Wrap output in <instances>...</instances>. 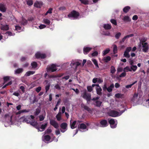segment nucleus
I'll return each instance as SVG.
<instances>
[{"label":"nucleus","instance_id":"obj_1","mask_svg":"<svg viewBox=\"0 0 149 149\" xmlns=\"http://www.w3.org/2000/svg\"><path fill=\"white\" fill-rule=\"evenodd\" d=\"M81 96L84 99L87 101V103L89 104L91 100V94L90 93L87 92V91L85 90L82 93Z\"/></svg>","mask_w":149,"mask_h":149},{"label":"nucleus","instance_id":"obj_2","mask_svg":"<svg viewBox=\"0 0 149 149\" xmlns=\"http://www.w3.org/2000/svg\"><path fill=\"white\" fill-rule=\"evenodd\" d=\"M79 14L78 12H77L76 10H73L68 15V16L69 18L74 17L77 18L79 16Z\"/></svg>","mask_w":149,"mask_h":149},{"label":"nucleus","instance_id":"obj_3","mask_svg":"<svg viewBox=\"0 0 149 149\" xmlns=\"http://www.w3.org/2000/svg\"><path fill=\"white\" fill-rule=\"evenodd\" d=\"M142 45L143 47L142 51L144 52H147L149 49L148 45L147 42H144L143 41H142Z\"/></svg>","mask_w":149,"mask_h":149},{"label":"nucleus","instance_id":"obj_4","mask_svg":"<svg viewBox=\"0 0 149 149\" xmlns=\"http://www.w3.org/2000/svg\"><path fill=\"white\" fill-rule=\"evenodd\" d=\"M20 120L23 122H26L28 124H30V118L29 116L25 117L23 116L20 118Z\"/></svg>","mask_w":149,"mask_h":149},{"label":"nucleus","instance_id":"obj_5","mask_svg":"<svg viewBox=\"0 0 149 149\" xmlns=\"http://www.w3.org/2000/svg\"><path fill=\"white\" fill-rule=\"evenodd\" d=\"M20 120L23 122H26L28 124H30V118L29 116L25 117L23 116L20 118Z\"/></svg>","mask_w":149,"mask_h":149},{"label":"nucleus","instance_id":"obj_6","mask_svg":"<svg viewBox=\"0 0 149 149\" xmlns=\"http://www.w3.org/2000/svg\"><path fill=\"white\" fill-rule=\"evenodd\" d=\"M56 65L52 64L50 66L47 68V71L48 72H53L56 71L57 69Z\"/></svg>","mask_w":149,"mask_h":149},{"label":"nucleus","instance_id":"obj_7","mask_svg":"<svg viewBox=\"0 0 149 149\" xmlns=\"http://www.w3.org/2000/svg\"><path fill=\"white\" fill-rule=\"evenodd\" d=\"M68 125L66 123H63L60 125L61 127V131L62 132L64 133L67 130Z\"/></svg>","mask_w":149,"mask_h":149},{"label":"nucleus","instance_id":"obj_8","mask_svg":"<svg viewBox=\"0 0 149 149\" xmlns=\"http://www.w3.org/2000/svg\"><path fill=\"white\" fill-rule=\"evenodd\" d=\"M119 112L116 111L114 110L111 111L109 113V116L112 117H115L118 116Z\"/></svg>","mask_w":149,"mask_h":149},{"label":"nucleus","instance_id":"obj_9","mask_svg":"<svg viewBox=\"0 0 149 149\" xmlns=\"http://www.w3.org/2000/svg\"><path fill=\"white\" fill-rule=\"evenodd\" d=\"M50 124L56 129H57L59 127L58 123L54 120H50Z\"/></svg>","mask_w":149,"mask_h":149},{"label":"nucleus","instance_id":"obj_10","mask_svg":"<svg viewBox=\"0 0 149 149\" xmlns=\"http://www.w3.org/2000/svg\"><path fill=\"white\" fill-rule=\"evenodd\" d=\"M35 56L36 58L41 59H44L46 57V56L45 54L40 53L39 52H38L35 54Z\"/></svg>","mask_w":149,"mask_h":149},{"label":"nucleus","instance_id":"obj_11","mask_svg":"<svg viewBox=\"0 0 149 149\" xmlns=\"http://www.w3.org/2000/svg\"><path fill=\"white\" fill-rule=\"evenodd\" d=\"M92 49V48L89 47H84L83 48V52L85 54H86Z\"/></svg>","mask_w":149,"mask_h":149},{"label":"nucleus","instance_id":"obj_12","mask_svg":"<svg viewBox=\"0 0 149 149\" xmlns=\"http://www.w3.org/2000/svg\"><path fill=\"white\" fill-rule=\"evenodd\" d=\"M6 5L4 4H0V11L3 12H5L6 11Z\"/></svg>","mask_w":149,"mask_h":149},{"label":"nucleus","instance_id":"obj_13","mask_svg":"<svg viewBox=\"0 0 149 149\" xmlns=\"http://www.w3.org/2000/svg\"><path fill=\"white\" fill-rule=\"evenodd\" d=\"M109 123L110 124L111 127L112 128H115L116 127V125H114L115 122L113 119H111L109 121Z\"/></svg>","mask_w":149,"mask_h":149},{"label":"nucleus","instance_id":"obj_14","mask_svg":"<svg viewBox=\"0 0 149 149\" xmlns=\"http://www.w3.org/2000/svg\"><path fill=\"white\" fill-rule=\"evenodd\" d=\"M30 124L33 126V127H35L38 130H39V127L38 126V123L37 122L35 121H31L30 123Z\"/></svg>","mask_w":149,"mask_h":149},{"label":"nucleus","instance_id":"obj_15","mask_svg":"<svg viewBox=\"0 0 149 149\" xmlns=\"http://www.w3.org/2000/svg\"><path fill=\"white\" fill-rule=\"evenodd\" d=\"M11 77H10L7 76H5L3 77V85L7 81H10Z\"/></svg>","mask_w":149,"mask_h":149},{"label":"nucleus","instance_id":"obj_16","mask_svg":"<svg viewBox=\"0 0 149 149\" xmlns=\"http://www.w3.org/2000/svg\"><path fill=\"white\" fill-rule=\"evenodd\" d=\"M42 5V2L37 1L36 2L34 3V6L36 8H40Z\"/></svg>","mask_w":149,"mask_h":149},{"label":"nucleus","instance_id":"obj_17","mask_svg":"<svg viewBox=\"0 0 149 149\" xmlns=\"http://www.w3.org/2000/svg\"><path fill=\"white\" fill-rule=\"evenodd\" d=\"M0 29L2 30L7 31L9 29V25L7 24L2 25Z\"/></svg>","mask_w":149,"mask_h":149},{"label":"nucleus","instance_id":"obj_18","mask_svg":"<svg viewBox=\"0 0 149 149\" xmlns=\"http://www.w3.org/2000/svg\"><path fill=\"white\" fill-rule=\"evenodd\" d=\"M134 36V34H131L130 35H128L125 36L122 39V40L120 41V43H121L123 42H124L126 38H130L131 37H132L133 36Z\"/></svg>","mask_w":149,"mask_h":149},{"label":"nucleus","instance_id":"obj_19","mask_svg":"<svg viewBox=\"0 0 149 149\" xmlns=\"http://www.w3.org/2000/svg\"><path fill=\"white\" fill-rule=\"evenodd\" d=\"M43 141H48L51 139L50 136L49 135H46L43 136Z\"/></svg>","mask_w":149,"mask_h":149},{"label":"nucleus","instance_id":"obj_20","mask_svg":"<svg viewBox=\"0 0 149 149\" xmlns=\"http://www.w3.org/2000/svg\"><path fill=\"white\" fill-rule=\"evenodd\" d=\"M78 128L79 129L85 130L86 128V126L84 124L81 123L80 124H79L78 126Z\"/></svg>","mask_w":149,"mask_h":149},{"label":"nucleus","instance_id":"obj_21","mask_svg":"<svg viewBox=\"0 0 149 149\" xmlns=\"http://www.w3.org/2000/svg\"><path fill=\"white\" fill-rule=\"evenodd\" d=\"M100 123L101 125H102L103 127H105L107 126V122L106 120H102L100 121Z\"/></svg>","mask_w":149,"mask_h":149},{"label":"nucleus","instance_id":"obj_22","mask_svg":"<svg viewBox=\"0 0 149 149\" xmlns=\"http://www.w3.org/2000/svg\"><path fill=\"white\" fill-rule=\"evenodd\" d=\"M123 21L125 22H130L131 19L128 16H125L123 19Z\"/></svg>","mask_w":149,"mask_h":149},{"label":"nucleus","instance_id":"obj_23","mask_svg":"<svg viewBox=\"0 0 149 149\" xmlns=\"http://www.w3.org/2000/svg\"><path fill=\"white\" fill-rule=\"evenodd\" d=\"M23 71L22 68H19L15 71V74H19L22 73Z\"/></svg>","mask_w":149,"mask_h":149},{"label":"nucleus","instance_id":"obj_24","mask_svg":"<svg viewBox=\"0 0 149 149\" xmlns=\"http://www.w3.org/2000/svg\"><path fill=\"white\" fill-rule=\"evenodd\" d=\"M81 107H83L85 110L87 111L89 113L92 112V110L91 109L89 108L87 106L83 105V106L82 105Z\"/></svg>","mask_w":149,"mask_h":149},{"label":"nucleus","instance_id":"obj_25","mask_svg":"<svg viewBox=\"0 0 149 149\" xmlns=\"http://www.w3.org/2000/svg\"><path fill=\"white\" fill-rule=\"evenodd\" d=\"M77 123V121L76 120L74 121L72 123H71V120H70V127L71 129H74L76 127L75 126L76 124Z\"/></svg>","mask_w":149,"mask_h":149},{"label":"nucleus","instance_id":"obj_26","mask_svg":"<svg viewBox=\"0 0 149 149\" xmlns=\"http://www.w3.org/2000/svg\"><path fill=\"white\" fill-rule=\"evenodd\" d=\"M114 85L113 84L110 85L109 87L107 88V90L109 92H111L112 91L113 89L114 88Z\"/></svg>","mask_w":149,"mask_h":149},{"label":"nucleus","instance_id":"obj_27","mask_svg":"<svg viewBox=\"0 0 149 149\" xmlns=\"http://www.w3.org/2000/svg\"><path fill=\"white\" fill-rule=\"evenodd\" d=\"M35 73V71H29L27 72L25 74V76L28 77L30 76L31 75Z\"/></svg>","mask_w":149,"mask_h":149},{"label":"nucleus","instance_id":"obj_28","mask_svg":"<svg viewBox=\"0 0 149 149\" xmlns=\"http://www.w3.org/2000/svg\"><path fill=\"white\" fill-rule=\"evenodd\" d=\"M111 24H104L103 26V27L104 29L106 30H109L111 28Z\"/></svg>","mask_w":149,"mask_h":149},{"label":"nucleus","instance_id":"obj_29","mask_svg":"<svg viewBox=\"0 0 149 149\" xmlns=\"http://www.w3.org/2000/svg\"><path fill=\"white\" fill-rule=\"evenodd\" d=\"M47 123H45L44 125H42L40 127V129L42 130H41L39 129V130H38V131H40L42 132L44 130L45 128L47 127Z\"/></svg>","mask_w":149,"mask_h":149},{"label":"nucleus","instance_id":"obj_30","mask_svg":"<svg viewBox=\"0 0 149 149\" xmlns=\"http://www.w3.org/2000/svg\"><path fill=\"white\" fill-rule=\"evenodd\" d=\"M96 90L97 94L99 95H102V89L100 87L99 88H96Z\"/></svg>","mask_w":149,"mask_h":149},{"label":"nucleus","instance_id":"obj_31","mask_svg":"<svg viewBox=\"0 0 149 149\" xmlns=\"http://www.w3.org/2000/svg\"><path fill=\"white\" fill-rule=\"evenodd\" d=\"M111 60V58L109 56H107L104 57L103 58V60L106 63H107Z\"/></svg>","mask_w":149,"mask_h":149},{"label":"nucleus","instance_id":"obj_32","mask_svg":"<svg viewBox=\"0 0 149 149\" xmlns=\"http://www.w3.org/2000/svg\"><path fill=\"white\" fill-rule=\"evenodd\" d=\"M130 7L129 6H126L123 9V11L125 13H127L130 9Z\"/></svg>","mask_w":149,"mask_h":149},{"label":"nucleus","instance_id":"obj_33","mask_svg":"<svg viewBox=\"0 0 149 149\" xmlns=\"http://www.w3.org/2000/svg\"><path fill=\"white\" fill-rule=\"evenodd\" d=\"M61 113L60 112H59L58 114L56 115V117L58 121H59L61 120Z\"/></svg>","mask_w":149,"mask_h":149},{"label":"nucleus","instance_id":"obj_34","mask_svg":"<svg viewBox=\"0 0 149 149\" xmlns=\"http://www.w3.org/2000/svg\"><path fill=\"white\" fill-rule=\"evenodd\" d=\"M40 111L41 109L40 108H37L36 109L35 111L34 112V114L35 116H37L39 114V113H40Z\"/></svg>","mask_w":149,"mask_h":149},{"label":"nucleus","instance_id":"obj_35","mask_svg":"<svg viewBox=\"0 0 149 149\" xmlns=\"http://www.w3.org/2000/svg\"><path fill=\"white\" fill-rule=\"evenodd\" d=\"M81 3L84 5H87L89 4V1L88 0H79Z\"/></svg>","mask_w":149,"mask_h":149},{"label":"nucleus","instance_id":"obj_36","mask_svg":"<svg viewBox=\"0 0 149 149\" xmlns=\"http://www.w3.org/2000/svg\"><path fill=\"white\" fill-rule=\"evenodd\" d=\"M123 71L124 72H128V71L131 72V69L130 68L129 66H127L125 67Z\"/></svg>","mask_w":149,"mask_h":149},{"label":"nucleus","instance_id":"obj_37","mask_svg":"<svg viewBox=\"0 0 149 149\" xmlns=\"http://www.w3.org/2000/svg\"><path fill=\"white\" fill-rule=\"evenodd\" d=\"M137 68V67L136 65H132L131 66L130 69L131 70L135 72Z\"/></svg>","mask_w":149,"mask_h":149},{"label":"nucleus","instance_id":"obj_38","mask_svg":"<svg viewBox=\"0 0 149 149\" xmlns=\"http://www.w3.org/2000/svg\"><path fill=\"white\" fill-rule=\"evenodd\" d=\"M27 23V21L24 18H22V20L21 22V24L23 25H26Z\"/></svg>","mask_w":149,"mask_h":149},{"label":"nucleus","instance_id":"obj_39","mask_svg":"<svg viewBox=\"0 0 149 149\" xmlns=\"http://www.w3.org/2000/svg\"><path fill=\"white\" fill-rule=\"evenodd\" d=\"M92 61L93 62V63L95 65L97 68H99L97 62V60L95 59H92Z\"/></svg>","mask_w":149,"mask_h":149},{"label":"nucleus","instance_id":"obj_40","mask_svg":"<svg viewBox=\"0 0 149 149\" xmlns=\"http://www.w3.org/2000/svg\"><path fill=\"white\" fill-rule=\"evenodd\" d=\"M44 22L46 24L49 25L50 24V21L48 19H43Z\"/></svg>","mask_w":149,"mask_h":149},{"label":"nucleus","instance_id":"obj_41","mask_svg":"<svg viewBox=\"0 0 149 149\" xmlns=\"http://www.w3.org/2000/svg\"><path fill=\"white\" fill-rule=\"evenodd\" d=\"M123 55L124 57L127 58H129L130 57V55L129 54V52H127L126 51H125L124 52Z\"/></svg>","mask_w":149,"mask_h":149},{"label":"nucleus","instance_id":"obj_42","mask_svg":"<svg viewBox=\"0 0 149 149\" xmlns=\"http://www.w3.org/2000/svg\"><path fill=\"white\" fill-rule=\"evenodd\" d=\"M31 65L33 68H36L38 66L37 63L36 62H33L31 64Z\"/></svg>","mask_w":149,"mask_h":149},{"label":"nucleus","instance_id":"obj_43","mask_svg":"<svg viewBox=\"0 0 149 149\" xmlns=\"http://www.w3.org/2000/svg\"><path fill=\"white\" fill-rule=\"evenodd\" d=\"M136 82H137V81H134V82L133 83H132V84L128 85L126 86H125L126 88H131L132 86L133 85H134L135 84H136Z\"/></svg>","mask_w":149,"mask_h":149},{"label":"nucleus","instance_id":"obj_44","mask_svg":"<svg viewBox=\"0 0 149 149\" xmlns=\"http://www.w3.org/2000/svg\"><path fill=\"white\" fill-rule=\"evenodd\" d=\"M27 4L29 6L32 5L33 4V1L32 0H28L26 1Z\"/></svg>","mask_w":149,"mask_h":149},{"label":"nucleus","instance_id":"obj_45","mask_svg":"<svg viewBox=\"0 0 149 149\" xmlns=\"http://www.w3.org/2000/svg\"><path fill=\"white\" fill-rule=\"evenodd\" d=\"M116 71V70L115 67L113 66H112L111 68V73L112 74H114L115 73Z\"/></svg>","mask_w":149,"mask_h":149},{"label":"nucleus","instance_id":"obj_46","mask_svg":"<svg viewBox=\"0 0 149 149\" xmlns=\"http://www.w3.org/2000/svg\"><path fill=\"white\" fill-rule=\"evenodd\" d=\"M109 49H107L103 52V56H104L107 54L110 51Z\"/></svg>","mask_w":149,"mask_h":149},{"label":"nucleus","instance_id":"obj_47","mask_svg":"<svg viewBox=\"0 0 149 149\" xmlns=\"http://www.w3.org/2000/svg\"><path fill=\"white\" fill-rule=\"evenodd\" d=\"M118 50L117 47L116 45H114L113 47V52L114 54L117 53Z\"/></svg>","mask_w":149,"mask_h":149},{"label":"nucleus","instance_id":"obj_48","mask_svg":"<svg viewBox=\"0 0 149 149\" xmlns=\"http://www.w3.org/2000/svg\"><path fill=\"white\" fill-rule=\"evenodd\" d=\"M50 86V84L49 83L45 87L46 92H47L49 90Z\"/></svg>","mask_w":149,"mask_h":149},{"label":"nucleus","instance_id":"obj_49","mask_svg":"<svg viewBox=\"0 0 149 149\" xmlns=\"http://www.w3.org/2000/svg\"><path fill=\"white\" fill-rule=\"evenodd\" d=\"M102 103V102L99 101H97L95 102V106L97 107H100Z\"/></svg>","mask_w":149,"mask_h":149},{"label":"nucleus","instance_id":"obj_50","mask_svg":"<svg viewBox=\"0 0 149 149\" xmlns=\"http://www.w3.org/2000/svg\"><path fill=\"white\" fill-rule=\"evenodd\" d=\"M87 90L89 92H91L93 90V88L91 86H87Z\"/></svg>","mask_w":149,"mask_h":149},{"label":"nucleus","instance_id":"obj_51","mask_svg":"<svg viewBox=\"0 0 149 149\" xmlns=\"http://www.w3.org/2000/svg\"><path fill=\"white\" fill-rule=\"evenodd\" d=\"M52 132V130L51 129H48L45 131V134H50Z\"/></svg>","mask_w":149,"mask_h":149},{"label":"nucleus","instance_id":"obj_52","mask_svg":"<svg viewBox=\"0 0 149 149\" xmlns=\"http://www.w3.org/2000/svg\"><path fill=\"white\" fill-rule=\"evenodd\" d=\"M110 22L112 24L115 25H117V22L116 20L113 19H111L110 20Z\"/></svg>","mask_w":149,"mask_h":149},{"label":"nucleus","instance_id":"obj_53","mask_svg":"<svg viewBox=\"0 0 149 149\" xmlns=\"http://www.w3.org/2000/svg\"><path fill=\"white\" fill-rule=\"evenodd\" d=\"M121 33L120 32H118L115 35V37L117 39H118L120 37Z\"/></svg>","mask_w":149,"mask_h":149},{"label":"nucleus","instance_id":"obj_54","mask_svg":"<svg viewBox=\"0 0 149 149\" xmlns=\"http://www.w3.org/2000/svg\"><path fill=\"white\" fill-rule=\"evenodd\" d=\"M98 54L97 52L95 51L91 54V55L92 56H97Z\"/></svg>","mask_w":149,"mask_h":149},{"label":"nucleus","instance_id":"obj_55","mask_svg":"<svg viewBox=\"0 0 149 149\" xmlns=\"http://www.w3.org/2000/svg\"><path fill=\"white\" fill-rule=\"evenodd\" d=\"M20 89L21 90L23 93H24L25 91V88L24 86H21L20 87Z\"/></svg>","mask_w":149,"mask_h":149},{"label":"nucleus","instance_id":"obj_56","mask_svg":"<svg viewBox=\"0 0 149 149\" xmlns=\"http://www.w3.org/2000/svg\"><path fill=\"white\" fill-rule=\"evenodd\" d=\"M66 7L64 6L60 7L58 8V9L60 10H66Z\"/></svg>","mask_w":149,"mask_h":149},{"label":"nucleus","instance_id":"obj_57","mask_svg":"<svg viewBox=\"0 0 149 149\" xmlns=\"http://www.w3.org/2000/svg\"><path fill=\"white\" fill-rule=\"evenodd\" d=\"M46 26L44 24H41L39 26V28L40 29H44L46 27Z\"/></svg>","mask_w":149,"mask_h":149},{"label":"nucleus","instance_id":"obj_58","mask_svg":"<svg viewBox=\"0 0 149 149\" xmlns=\"http://www.w3.org/2000/svg\"><path fill=\"white\" fill-rule=\"evenodd\" d=\"M126 75V74L125 73V72H123L120 75H119V77H124Z\"/></svg>","mask_w":149,"mask_h":149},{"label":"nucleus","instance_id":"obj_59","mask_svg":"<svg viewBox=\"0 0 149 149\" xmlns=\"http://www.w3.org/2000/svg\"><path fill=\"white\" fill-rule=\"evenodd\" d=\"M122 96V95L120 93H117L115 95V96L116 97L119 98L121 97Z\"/></svg>","mask_w":149,"mask_h":149},{"label":"nucleus","instance_id":"obj_60","mask_svg":"<svg viewBox=\"0 0 149 149\" xmlns=\"http://www.w3.org/2000/svg\"><path fill=\"white\" fill-rule=\"evenodd\" d=\"M39 120L40 121H43L44 119V117L42 115H41L39 116Z\"/></svg>","mask_w":149,"mask_h":149},{"label":"nucleus","instance_id":"obj_61","mask_svg":"<svg viewBox=\"0 0 149 149\" xmlns=\"http://www.w3.org/2000/svg\"><path fill=\"white\" fill-rule=\"evenodd\" d=\"M72 89L73 90L75 93L77 94H78L79 93V90L77 88H76L75 89L74 88H72Z\"/></svg>","mask_w":149,"mask_h":149},{"label":"nucleus","instance_id":"obj_62","mask_svg":"<svg viewBox=\"0 0 149 149\" xmlns=\"http://www.w3.org/2000/svg\"><path fill=\"white\" fill-rule=\"evenodd\" d=\"M138 19V17L136 15H134L132 17V19L134 20H136L137 19Z\"/></svg>","mask_w":149,"mask_h":149},{"label":"nucleus","instance_id":"obj_63","mask_svg":"<svg viewBox=\"0 0 149 149\" xmlns=\"http://www.w3.org/2000/svg\"><path fill=\"white\" fill-rule=\"evenodd\" d=\"M55 87L56 88V89H57L58 90H60L61 88V87L59 85V84H57L55 86Z\"/></svg>","mask_w":149,"mask_h":149},{"label":"nucleus","instance_id":"obj_64","mask_svg":"<svg viewBox=\"0 0 149 149\" xmlns=\"http://www.w3.org/2000/svg\"><path fill=\"white\" fill-rule=\"evenodd\" d=\"M41 87H38L36 88V91L38 93H39L41 90Z\"/></svg>","mask_w":149,"mask_h":149}]
</instances>
